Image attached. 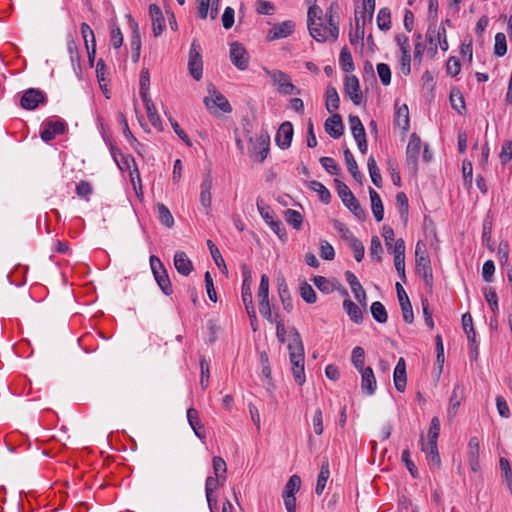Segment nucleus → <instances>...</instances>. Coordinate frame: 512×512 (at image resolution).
Listing matches in <instances>:
<instances>
[{
  "mask_svg": "<svg viewBox=\"0 0 512 512\" xmlns=\"http://www.w3.org/2000/svg\"><path fill=\"white\" fill-rule=\"evenodd\" d=\"M248 155L257 163H263L268 156L270 146V136L267 131H261L256 137L249 135Z\"/></svg>",
  "mask_w": 512,
  "mask_h": 512,
  "instance_id": "f257e3e1",
  "label": "nucleus"
},
{
  "mask_svg": "<svg viewBox=\"0 0 512 512\" xmlns=\"http://www.w3.org/2000/svg\"><path fill=\"white\" fill-rule=\"evenodd\" d=\"M307 25L309 29L310 35L318 42L326 41V33L323 32V29H320L318 26L322 27L323 18H322V9L316 4H311L307 13Z\"/></svg>",
  "mask_w": 512,
  "mask_h": 512,
  "instance_id": "f03ea898",
  "label": "nucleus"
},
{
  "mask_svg": "<svg viewBox=\"0 0 512 512\" xmlns=\"http://www.w3.org/2000/svg\"><path fill=\"white\" fill-rule=\"evenodd\" d=\"M150 267L159 288L165 295H171L173 293V289L170 278L163 263L157 256H150Z\"/></svg>",
  "mask_w": 512,
  "mask_h": 512,
  "instance_id": "7ed1b4c3",
  "label": "nucleus"
},
{
  "mask_svg": "<svg viewBox=\"0 0 512 512\" xmlns=\"http://www.w3.org/2000/svg\"><path fill=\"white\" fill-rule=\"evenodd\" d=\"M265 74L270 77L273 84L278 87V91L284 95L299 94L300 91L293 85L288 74L281 70H269L263 68Z\"/></svg>",
  "mask_w": 512,
  "mask_h": 512,
  "instance_id": "20e7f679",
  "label": "nucleus"
},
{
  "mask_svg": "<svg viewBox=\"0 0 512 512\" xmlns=\"http://www.w3.org/2000/svg\"><path fill=\"white\" fill-rule=\"evenodd\" d=\"M208 92L211 96L204 98V104L208 110L219 108L224 113L232 111V107L226 97L217 91L213 84L208 85Z\"/></svg>",
  "mask_w": 512,
  "mask_h": 512,
  "instance_id": "39448f33",
  "label": "nucleus"
},
{
  "mask_svg": "<svg viewBox=\"0 0 512 512\" xmlns=\"http://www.w3.org/2000/svg\"><path fill=\"white\" fill-rule=\"evenodd\" d=\"M188 70L190 75L199 81L203 74V61L200 53V45L194 40L191 44L188 60Z\"/></svg>",
  "mask_w": 512,
  "mask_h": 512,
  "instance_id": "423d86ee",
  "label": "nucleus"
},
{
  "mask_svg": "<svg viewBox=\"0 0 512 512\" xmlns=\"http://www.w3.org/2000/svg\"><path fill=\"white\" fill-rule=\"evenodd\" d=\"M47 101L45 93L39 89L29 88L27 89L20 100V105L25 110H34L40 104H44Z\"/></svg>",
  "mask_w": 512,
  "mask_h": 512,
  "instance_id": "0eeeda50",
  "label": "nucleus"
},
{
  "mask_svg": "<svg viewBox=\"0 0 512 512\" xmlns=\"http://www.w3.org/2000/svg\"><path fill=\"white\" fill-rule=\"evenodd\" d=\"M421 149V139L413 133L410 136L407 148H406V163L413 173L417 172V160Z\"/></svg>",
  "mask_w": 512,
  "mask_h": 512,
  "instance_id": "6e6552de",
  "label": "nucleus"
},
{
  "mask_svg": "<svg viewBox=\"0 0 512 512\" xmlns=\"http://www.w3.org/2000/svg\"><path fill=\"white\" fill-rule=\"evenodd\" d=\"M289 357L292 367L304 365V347L298 331L293 329V342L288 345Z\"/></svg>",
  "mask_w": 512,
  "mask_h": 512,
  "instance_id": "1a4fd4ad",
  "label": "nucleus"
},
{
  "mask_svg": "<svg viewBox=\"0 0 512 512\" xmlns=\"http://www.w3.org/2000/svg\"><path fill=\"white\" fill-rule=\"evenodd\" d=\"M230 60L239 70H246L249 65V55L246 48L239 42L230 45Z\"/></svg>",
  "mask_w": 512,
  "mask_h": 512,
  "instance_id": "9d476101",
  "label": "nucleus"
},
{
  "mask_svg": "<svg viewBox=\"0 0 512 512\" xmlns=\"http://www.w3.org/2000/svg\"><path fill=\"white\" fill-rule=\"evenodd\" d=\"M398 301L402 310L403 319L406 323L411 324L414 320V314L411 302L403 286L397 282L395 285Z\"/></svg>",
  "mask_w": 512,
  "mask_h": 512,
  "instance_id": "9b49d317",
  "label": "nucleus"
},
{
  "mask_svg": "<svg viewBox=\"0 0 512 512\" xmlns=\"http://www.w3.org/2000/svg\"><path fill=\"white\" fill-rule=\"evenodd\" d=\"M334 6H336V4L332 3L325 13L324 20L328 24V30L323 29V32H327L326 41L329 39L336 41L339 36V20L338 15L334 12Z\"/></svg>",
  "mask_w": 512,
  "mask_h": 512,
  "instance_id": "f8f14e48",
  "label": "nucleus"
},
{
  "mask_svg": "<svg viewBox=\"0 0 512 512\" xmlns=\"http://www.w3.org/2000/svg\"><path fill=\"white\" fill-rule=\"evenodd\" d=\"M344 92L355 105L361 104L363 96L360 89L359 80L356 76L352 75L345 77Z\"/></svg>",
  "mask_w": 512,
  "mask_h": 512,
  "instance_id": "ddd939ff",
  "label": "nucleus"
},
{
  "mask_svg": "<svg viewBox=\"0 0 512 512\" xmlns=\"http://www.w3.org/2000/svg\"><path fill=\"white\" fill-rule=\"evenodd\" d=\"M294 130L289 121L283 122L276 134L275 141L279 148L285 150L291 146Z\"/></svg>",
  "mask_w": 512,
  "mask_h": 512,
  "instance_id": "4468645a",
  "label": "nucleus"
},
{
  "mask_svg": "<svg viewBox=\"0 0 512 512\" xmlns=\"http://www.w3.org/2000/svg\"><path fill=\"white\" fill-rule=\"evenodd\" d=\"M66 124L63 121H47L43 124V130L40 133V137L43 141L49 142L53 140L56 135L63 134L65 132Z\"/></svg>",
  "mask_w": 512,
  "mask_h": 512,
  "instance_id": "2eb2a0df",
  "label": "nucleus"
},
{
  "mask_svg": "<svg viewBox=\"0 0 512 512\" xmlns=\"http://www.w3.org/2000/svg\"><path fill=\"white\" fill-rule=\"evenodd\" d=\"M295 23L291 20L274 25L268 32L267 38L270 41L286 38L294 31Z\"/></svg>",
  "mask_w": 512,
  "mask_h": 512,
  "instance_id": "dca6fc26",
  "label": "nucleus"
},
{
  "mask_svg": "<svg viewBox=\"0 0 512 512\" xmlns=\"http://www.w3.org/2000/svg\"><path fill=\"white\" fill-rule=\"evenodd\" d=\"M345 279L348 282V284L350 285L351 291L353 292L357 301L365 308L367 305L366 292L363 289V287H362L361 283L359 282V280L357 279V277L351 271H346Z\"/></svg>",
  "mask_w": 512,
  "mask_h": 512,
  "instance_id": "f3484780",
  "label": "nucleus"
},
{
  "mask_svg": "<svg viewBox=\"0 0 512 512\" xmlns=\"http://www.w3.org/2000/svg\"><path fill=\"white\" fill-rule=\"evenodd\" d=\"M324 127L325 131L334 139H338L343 135L344 125L341 116L337 113L326 119Z\"/></svg>",
  "mask_w": 512,
  "mask_h": 512,
  "instance_id": "a211bd4d",
  "label": "nucleus"
},
{
  "mask_svg": "<svg viewBox=\"0 0 512 512\" xmlns=\"http://www.w3.org/2000/svg\"><path fill=\"white\" fill-rule=\"evenodd\" d=\"M361 374V390L364 394L372 396L377 388L376 378L371 367L363 370Z\"/></svg>",
  "mask_w": 512,
  "mask_h": 512,
  "instance_id": "6ab92c4d",
  "label": "nucleus"
},
{
  "mask_svg": "<svg viewBox=\"0 0 512 512\" xmlns=\"http://www.w3.org/2000/svg\"><path fill=\"white\" fill-rule=\"evenodd\" d=\"M394 385L397 391L404 392L407 383L406 363L404 358H400L396 364L393 375Z\"/></svg>",
  "mask_w": 512,
  "mask_h": 512,
  "instance_id": "aec40b11",
  "label": "nucleus"
},
{
  "mask_svg": "<svg viewBox=\"0 0 512 512\" xmlns=\"http://www.w3.org/2000/svg\"><path fill=\"white\" fill-rule=\"evenodd\" d=\"M463 394L464 388L461 385L456 384L452 391V395L449 400V406L447 409V416L449 420H452L457 414L461 401L463 399Z\"/></svg>",
  "mask_w": 512,
  "mask_h": 512,
  "instance_id": "412c9836",
  "label": "nucleus"
},
{
  "mask_svg": "<svg viewBox=\"0 0 512 512\" xmlns=\"http://www.w3.org/2000/svg\"><path fill=\"white\" fill-rule=\"evenodd\" d=\"M174 266L177 272L183 276H188L193 270V264L183 251H177L174 255Z\"/></svg>",
  "mask_w": 512,
  "mask_h": 512,
  "instance_id": "4be33fe9",
  "label": "nucleus"
},
{
  "mask_svg": "<svg viewBox=\"0 0 512 512\" xmlns=\"http://www.w3.org/2000/svg\"><path fill=\"white\" fill-rule=\"evenodd\" d=\"M149 15L152 21L153 33L155 36H159L164 29V17L160 7L156 4L149 6Z\"/></svg>",
  "mask_w": 512,
  "mask_h": 512,
  "instance_id": "5701e85b",
  "label": "nucleus"
},
{
  "mask_svg": "<svg viewBox=\"0 0 512 512\" xmlns=\"http://www.w3.org/2000/svg\"><path fill=\"white\" fill-rule=\"evenodd\" d=\"M416 271L424 278L427 285H432L433 273L429 257H420V259L416 261Z\"/></svg>",
  "mask_w": 512,
  "mask_h": 512,
  "instance_id": "b1692460",
  "label": "nucleus"
},
{
  "mask_svg": "<svg viewBox=\"0 0 512 512\" xmlns=\"http://www.w3.org/2000/svg\"><path fill=\"white\" fill-rule=\"evenodd\" d=\"M142 101L144 103V106H145V109H146V113H147V116H148V119H149L150 123L156 129L161 131L163 129L162 122H161L160 116L157 113L156 107H155L152 99L149 96V97H146V98H142Z\"/></svg>",
  "mask_w": 512,
  "mask_h": 512,
  "instance_id": "393cba45",
  "label": "nucleus"
},
{
  "mask_svg": "<svg viewBox=\"0 0 512 512\" xmlns=\"http://www.w3.org/2000/svg\"><path fill=\"white\" fill-rule=\"evenodd\" d=\"M277 286L278 294L284 310H286L287 312H291L293 309V302L285 279H278Z\"/></svg>",
  "mask_w": 512,
  "mask_h": 512,
  "instance_id": "a878e982",
  "label": "nucleus"
},
{
  "mask_svg": "<svg viewBox=\"0 0 512 512\" xmlns=\"http://www.w3.org/2000/svg\"><path fill=\"white\" fill-rule=\"evenodd\" d=\"M369 196L373 215L376 221L380 222L383 220L384 216V207L380 195L373 188L370 187Z\"/></svg>",
  "mask_w": 512,
  "mask_h": 512,
  "instance_id": "bb28decb",
  "label": "nucleus"
},
{
  "mask_svg": "<svg viewBox=\"0 0 512 512\" xmlns=\"http://www.w3.org/2000/svg\"><path fill=\"white\" fill-rule=\"evenodd\" d=\"M343 308L348 314L349 318L356 324L363 321L362 309L350 299L343 301Z\"/></svg>",
  "mask_w": 512,
  "mask_h": 512,
  "instance_id": "cd10ccee",
  "label": "nucleus"
},
{
  "mask_svg": "<svg viewBox=\"0 0 512 512\" xmlns=\"http://www.w3.org/2000/svg\"><path fill=\"white\" fill-rule=\"evenodd\" d=\"M251 283H252L251 275L248 272L245 275V278L242 283V288H241V297H242V301L245 306V309L254 307L252 292H251Z\"/></svg>",
  "mask_w": 512,
  "mask_h": 512,
  "instance_id": "c85d7f7f",
  "label": "nucleus"
},
{
  "mask_svg": "<svg viewBox=\"0 0 512 512\" xmlns=\"http://www.w3.org/2000/svg\"><path fill=\"white\" fill-rule=\"evenodd\" d=\"M330 476L329 461L328 459L323 460L320 468V472L317 478L315 492L317 495L322 494L325 489L327 480Z\"/></svg>",
  "mask_w": 512,
  "mask_h": 512,
  "instance_id": "c756f323",
  "label": "nucleus"
},
{
  "mask_svg": "<svg viewBox=\"0 0 512 512\" xmlns=\"http://www.w3.org/2000/svg\"><path fill=\"white\" fill-rule=\"evenodd\" d=\"M422 451L427 454L429 462L435 466H440L441 459L437 448V442H423V436L421 437Z\"/></svg>",
  "mask_w": 512,
  "mask_h": 512,
  "instance_id": "7c9ffc66",
  "label": "nucleus"
},
{
  "mask_svg": "<svg viewBox=\"0 0 512 512\" xmlns=\"http://www.w3.org/2000/svg\"><path fill=\"white\" fill-rule=\"evenodd\" d=\"M223 481L224 480H222V478H217V477H212V476H208L206 478V482H205L206 499H207L209 509L211 511L213 510L212 494L215 490H217V488L220 484H223Z\"/></svg>",
  "mask_w": 512,
  "mask_h": 512,
  "instance_id": "2f4dec72",
  "label": "nucleus"
},
{
  "mask_svg": "<svg viewBox=\"0 0 512 512\" xmlns=\"http://www.w3.org/2000/svg\"><path fill=\"white\" fill-rule=\"evenodd\" d=\"M343 154H344V158H345V162H346L348 171L350 172L352 177L357 182H361L363 176L358 169V165H357L356 160L354 159L353 154L351 153V151L348 148H346L344 150Z\"/></svg>",
  "mask_w": 512,
  "mask_h": 512,
  "instance_id": "473e14b6",
  "label": "nucleus"
},
{
  "mask_svg": "<svg viewBox=\"0 0 512 512\" xmlns=\"http://www.w3.org/2000/svg\"><path fill=\"white\" fill-rule=\"evenodd\" d=\"M340 98L335 87L329 85L326 90V109L329 113H333L339 108Z\"/></svg>",
  "mask_w": 512,
  "mask_h": 512,
  "instance_id": "72a5a7b5",
  "label": "nucleus"
},
{
  "mask_svg": "<svg viewBox=\"0 0 512 512\" xmlns=\"http://www.w3.org/2000/svg\"><path fill=\"white\" fill-rule=\"evenodd\" d=\"M334 183L336 186L338 196L340 197L345 206L348 205L350 202L355 201L356 198L354 194L351 192L349 187L344 182H342L339 179H334Z\"/></svg>",
  "mask_w": 512,
  "mask_h": 512,
  "instance_id": "f704fd0d",
  "label": "nucleus"
},
{
  "mask_svg": "<svg viewBox=\"0 0 512 512\" xmlns=\"http://www.w3.org/2000/svg\"><path fill=\"white\" fill-rule=\"evenodd\" d=\"M158 214V219L162 225L171 228L174 225V218L166 205L157 203L155 206Z\"/></svg>",
  "mask_w": 512,
  "mask_h": 512,
  "instance_id": "c9c22d12",
  "label": "nucleus"
},
{
  "mask_svg": "<svg viewBox=\"0 0 512 512\" xmlns=\"http://www.w3.org/2000/svg\"><path fill=\"white\" fill-rule=\"evenodd\" d=\"M308 187L318 194L321 202H323L324 204L330 203L331 194L329 190L321 182L312 180L309 182Z\"/></svg>",
  "mask_w": 512,
  "mask_h": 512,
  "instance_id": "e433bc0d",
  "label": "nucleus"
},
{
  "mask_svg": "<svg viewBox=\"0 0 512 512\" xmlns=\"http://www.w3.org/2000/svg\"><path fill=\"white\" fill-rule=\"evenodd\" d=\"M351 362L359 373H361V372H363V370L367 369V367H365V365H364L365 364V351L362 347L356 346L352 350Z\"/></svg>",
  "mask_w": 512,
  "mask_h": 512,
  "instance_id": "4c0bfd02",
  "label": "nucleus"
},
{
  "mask_svg": "<svg viewBox=\"0 0 512 512\" xmlns=\"http://www.w3.org/2000/svg\"><path fill=\"white\" fill-rule=\"evenodd\" d=\"M450 103L453 109L459 114L466 112L465 100L462 93L458 89H452L450 93Z\"/></svg>",
  "mask_w": 512,
  "mask_h": 512,
  "instance_id": "58836bf2",
  "label": "nucleus"
},
{
  "mask_svg": "<svg viewBox=\"0 0 512 512\" xmlns=\"http://www.w3.org/2000/svg\"><path fill=\"white\" fill-rule=\"evenodd\" d=\"M348 122L355 140L366 136L365 128L358 116L349 115Z\"/></svg>",
  "mask_w": 512,
  "mask_h": 512,
  "instance_id": "ea45409f",
  "label": "nucleus"
},
{
  "mask_svg": "<svg viewBox=\"0 0 512 512\" xmlns=\"http://www.w3.org/2000/svg\"><path fill=\"white\" fill-rule=\"evenodd\" d=\"M370 310H371V314H372L373 318L378 323H386L387 322L388 314H387L386 308L384 307V305L381 302H379V301L373 302L371 304Z\"/></svg>",
  "mask_w": 512,
  "mask_h": 512,
  "instance_id": "a19ab883",
  "label": "nucleus"
},
{
  "mask_svg": "<svg viewBox=\"0 0 512 512\" xmlns=\"http://www.w3.org/2000/svg\"><path fill=\"white\" fill-rule=\"evenodd\" d=\"M377 25L380 30L387 31L391 28V11L389 8H381L377 15Z\"/></svg>",
  "mask_w": 512,
  "mask_h": 512,
  "instance_id": "79ce46f5",
  "label": "nucleus"
},
{
  "mask_svg": "<svg viewBox=\"0 0 512 512\" xmlns=\"http://www.w3.org/2000/svg\"><path fill=\"white\" fill-rule=\"evenodd\" d=\"M339 61L343 71L349 73L355 69L352 55L346 46L341 49Z\"/></svg>",
  "mask_w": 512,
  "mask_h": 512,
  "instance_id": "37998d69",
  "label": "nucleus"
},
{
  "mask_svg": "<svg viewBox=\"0 0 512 512\" xmlns=\"http://www.w3.org/2000/svg\"><path fill=\"white\" fill-rule=\"evenodd\" d=\"M284 217L286 222L291 225L294 229L300 230L303 223V217L300 212L293 210V209H287L284 213Z\"/></svg>",
  "mask_w": 512,
  "mask_h": 512,
  "instance_id": "c03bdc74",
  "label": "nucleus"
},
{
  "mask_svg": "<svg viewBox=\"0 0 512 512\" xmlns=\"http://www.w3.org/2000/svg\"><path fill=\"white\" fill-rule=\"evenodd\" d=\"M395 122L404 131L409 129V110L406 104L397 109Z\"/></svg>",
  "mask_w": 512,
  "mask_h": 512,
  "instance_id": "a18cd8bd",
  "label": "nucleus"
},
{
  "mask_svg": "<svg viewBox=\"0 0 512 512\" xmlns=\"http://www.w3.org/2000/svg\"><path fill=\"white\" fill-rule=\"evenodd\" d=\"M367 166L373 184L376 185L377 187H381L382 177L380 174V170L377 166L376 160L373 156H370L368 158Z\"/></svg>",
  "mask_w": 512,
  "mask_h": 512,
  "instance_id": "49530a36",
  "label": "nucleus"
},
{
  "mask_svg": "<svg viewBox=\"0 0 512 512\" xmlns=\"http://www.w3.org/2000/svg\"><path fill=\"white\" fill-rule=\"evenodd\" d=\"M130 26L132 28V36H131V40H130L131 48H132L133 52H137V58H139L140 50H141V36H140L138 24L131 19Z\"/></svg>",
  "mask_w": 512,
  "mask_h": 512,
  "instance_id": "de8ad7c7",
  "label": "nucleus"
},
{
  "mask_svg": "<svg viewBox=\"0 0 512 512\" xmlns=\"http://www.w3.org/2000/svg\"><path fill=\"white\" fill-rule=\"evenodd\" d=\"M150 74L147 68H143L140 73L139 94L141 98L149 97Z\"/></svg>",
  "mask_w": 512,
  "mask_h": 512,
  "instance_id": "09e8293b",
  "label": "nucleus"
},
{
  "mask_svg": "<svg viewBox=\"0 0 512 512\" xmlns=\"http://www.w3.org/2000/svg\"><path fill=\"white\" fill-rule=\"evenodd\" d=\"M383 252L382 244L380 238L378 236H373L371 239L369 255L372 260L376 262H380L382 257L381 254Z\"/></svg>",
  "mask_w": 512,
  "mask_h": 512,
  "instance_id": "8fccbe9b",
  "label": "nucleus"
},
{
  "mask_svg": "<svg viewBox=\"0 0 512 512\" xmlns=\"http://www.w3.org/2000/svg\"><path fill=\"white\" fill-rule=\"evenodd\" d=\"M207 245L209 247L211 256H212L215 264L220 269H222L223 272L227 273V267H226L225 261L221 255L219 249L215 246V244L211 240L207 241Z\"/></svg>",
  "mask_w": 512,
  "mask_h": 512,
  "instance_id": "3c124183",
  "label": "nucleus"
},
{
  "mask_svg": "<svg viewBox=\"0 0 512 512\" xmlns=\"http://www.w3.org/2000/svg\"><path fill=\"white\" fill-rule=\"evenodd\" d=\"M300 295L303 298V300L309 304L315 303L317 296L310 284L307 282H303L300 285Z\"/></svg>",
  "mask_w": 512,
  "mask_h": 512,
  "instance_id": "603ef678",
  "label": "nucleus"
},
{
  "mask_svg": "<svg viewBox=\"0 0 512 512\" xmlns=\"http://www.w3.org/2000/svg\"><path fill=\"white\" fill-rule=\"evenodd\" d=\"M507 52L506 36L503 33H497L495 36L494 54L502 57Z\"/></svg>",
  "mask_w": 512,
  "mask_h": 512,
  "instance_id": "864d4df0",
  "label": "nucleus"
},
{
  "mask_svg": "<svg viewBox=\"0 0 512 512\" xmlns=\"http://www.w3.org/2000/svg\"><path fill=\"white\" fill-rule=\"evenodd\" d=\"M320 163L323 166V168L331 175H339L340 174V167L337 164V162L331 158V157H321Z\"/></svg>",
  "mask_w": 512,
  "mask_h": 512,
  "instance_id": "5fc2aeb1",
  "label": "nucleus"
},
{
  "mask_svg": "<svg viewBox=\"0 0 512 512\" xmlns=\"http://www.w3.org/2000/svg\"><path fill=\"white\" fill-rule=\"evenodd\" d=\"M347 244L353 250L355 260L357 262H360L363 259L365 253V248L362 242L355 237L353 239H350V241H348Z\"/></svg>",
  "mask_w": 512,
  "mask_h": 512,
  "instance_id": "6e6d98bb",
  "label": "nucleus"
},
{
  "mask_svg": "<svg viewBox=\"0 0 512 512\" xmlns=\"http://www.w3.org/2000/svg\"><path fill=\"white\" fill-rule=\"evenodd\" d=\"M213 470L215 473V477L222 478V480L226 479V471H227V465L223 458L219 456L213 457Z\"/></svg>",
  "mask_w": 512,
  "mask_h": 512,
  "instance_id": "4d7b16f0",
  "label": "nucleus"
},
{
  "mask_svg": "<svg viewBox=\"0 0 512 512\" xmlns=\"http://www.w3.org/2000/svg\"><path fill=\"white\" fill-rule=\"evenodd\" d=\"M301 487V478L298 475H292L285 485L283 494L294 495Z\"/></svg>",
  "mask_w": 512,
  "mask_h": 512,
  "instance_id": "13d9d810",
  "label": "nucleus"
},
{
  "mask_svg": "<svg viewBox=\"0 0 512 512\" xmlns=\"http://www.w3.org/2000/svg\"><path fill=\"white\" fill-rule=\"evenodd\" d=\"M484 296L491 310L496 313L498 311V297L494 288L486 287L484 290Z\"/></svg>",
  "mask_w": 512,
  "mask_h": 512,
  "instance_id": "bf43d9fd",
  "label": "nucleus"
},
{
  "mask_svg": "<svg viewBox=\"0 0 512 512\" xmlns=\"http://www.w3.org/2000/svg\"><path fill=\"white\" fill-rule=\"evenodd\" d=\"M259 312L270 323H274L275 315L272 314L269 299L259 300Z\"/></svg>",
  "mask_w": 512,
  "mask_h": 512,
  "instance_id": "052dcab7",
  "label": "nucleus"
},
{
  "mask_svg": "<svg viewBox=\"0 0 512 512\" xmlns=\"http://www.w3.org/2000/svg\"><path fill=\"white\" fill-rule=\"evenodd\" d=\"M377 73L383 85L387 86L391 82V70L390 67L385 63H379L377 65Z\"/></svg>",
  "mask_w": 512,
  "mask_h": 512,
  "instance_id": "680f3d73",
  "label": "nucleus"
},
{
  "mask_svg": "<svg viewBox=\"0 0 512 512\" xmlns=\"http://www.w3.org/2000/svg\"><path fill=\"white\" fill-rule=\"evenodd\" d=\"M440 433V421L438 417H433L428 431V442H437Z\"/></svg>",
  "mask_w": 512,
  "mask_h": 512,
  "instance_id": "e2e57ef3",
  "label": "nucleus"
},
{
  "mask_svg": "<svg viewBox=\"0 0 512 512\" xmlns=\"http://www.w3.org/2000/svg\"><path fill=\"white\" fill-rule=\"evenodd\" d=\"M256 205L261 217L264 219L266 224H268L271 220L274 219L273 212L271 211L269 206L264 204L262 199L258 198Z\"/></svg>",
  "mask_w": 512,
  "mask_h": 512,
  "instance_id": "0e129e2a",
  "label": "nucleus"
},
{
  "mask_svg": "<svg viewBox=\"0 0 512 512\" xmlns=\"http://www.w3.org/2000/svg\"><path fill=\"white\" fill-rule=\"evenodd\" d=\"M320 256L324 260H333L335 257V251L332 245L326 241L322 240L320 242Z\"/></svg>",
  "mask_w": 512,
  "mask_h": 512,
  "instance_id": "69168bd1",
  "label": "nucleus"
},
{
  "mask_svg": "<svg viewBox=\"0 0 512 512\" xmlns=\"http://www.w3.org/2000/svg\"><path fill=\"white\" fill-rule=\"evenodd\" d=\"M187 420H188V423H189L190 427L193 430H196V428H203V425H202V423L200 422V419H199V413L193 407H190L187 410Z\"/></svg>",
  "mask_w": 512,
  "mask_h": 512,
  "instance_id": "338daca9",
  "label": "nucleus"
},
{
  "mask_svg": "<svg viewBox=\"0 0 512 512\" xmlns=\"http://www.w3.org/2000/svg\"><path fill=\"white\" fill-rule=\"evenodd\" d=\"M499 157L502 164H506L512 159V140L504 143Z\"/></svg>",
  "mask_w": 512,
  "mask_h": 512,
  "instance_id": "774afa93",
  "label": "nucleus"
}]
</instances>
